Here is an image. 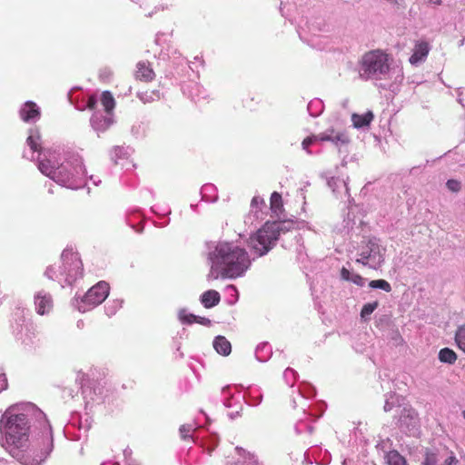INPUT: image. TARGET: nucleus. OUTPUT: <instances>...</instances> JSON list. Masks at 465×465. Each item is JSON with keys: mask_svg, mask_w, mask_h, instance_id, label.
Segmentation results:
<instances>
[{"mask_svg": "<svg viewBox=\"0 0 465 465\" xmlns=\"http://www.w3.org/2000/svg\"><path fill=\"white\" fill-rule=\"evenodd\" d=\"M458 460L454 456H450L444 460V465H457Z\"/></svg>", "mask_w": 465, "mask_h": 465, "instance_id": "obj_35", "label": "nucleus"}, {"mask_svg": "<svg viewBox=\"0 0 465 465\" xmlns=\"http://www.w3.org/2000/svg\"><path fill=\"white\" fill-rule=\"evenodd\" d=\"M184 310H181L179 312V319L183 322V323H188V324H191L193 323V322H199L200 324H203V325H205V326H209L211 324V321L207 318H204V317H199V316H196L194 314H188V315H185L184 314Z\"/></svg>", "mask_w": 465, "mask_h": 465, "instance_id": "obj_16", "label": "nucleus"}, {"mask_svg": "<svg viewBox=\"0 0 465 465\" xmlns=\"http://www.w3.org/2000/svg\"><path fill=\"white\" fill-rule=\"evenodd\" d=\"M356 262L361 263L363 265H368L369 267H370V263H371V262L368 258H363L361 256V258L356 260Z\"/></svg>", "mask_w": 465, "mask_h": 465, "instance_id": "obj_37", "label": "nucleus"}, {"mask_svg": "<svg viewBox=\"0 0 465 465\" xmlns=\"http://www.w3.org/2000/svg\"><path fill=\"white\" fill-rule=\"evenodd\" d=\"M462 416L465 419V411H462Z\"/></svg>", "mask_w": 465, "mask_h": 465, "instance_id": "obj_45", "label": "nucleus"}, {"mask_svg": "<svg viewBox=\"0 0 465 465\" xmlns=\"http://www.w3.org/2000/svg\"><path fill=\"white\" fill-rule=\"evenodd\" d=\"M429 54V45L426 42L417 44L414 48L412 55L410 57V63L411 64H417L423 61Z\"/></svg>", "mask_w": 465, "mask_h": 465, "instance_id": "obj_12", "label": "nucleus"}, {"mask_svg": "<svg viewBox=\"0 0 465 465\" xmlns=\"http://www.w3.org/2000/svg\"><path fill=\"white\" fill-rule=\"evenodd\" d=\"M439 459L435 452L426 450L425 459L422 465H438Z\"/></svg>", "mask_w": 465, "mask_h": 465, "instance_id": "obj_27", "label": "nucleus"}, {"mask_svg": "<svg viewBox=\"0 0 465 465\" xmlns=\"http://www.w3.org/2000/svg\"><path fill=\"white\" fill-rule=\"evenodd\" d=\"M383 409H384V411H386V412L390 411L392 409V404L389 401L388 399L385 401Z\"/></svg>", "mask_w": 465, "mask_h": 465, "instance_id": "obj_39", "label": "nucleus"}, {"mask_svg": "<svg viewBox=\"0 0 465 465\" xmlns=\"http://www.w3.org/2000/svg\"><path fill=\"white\" fill-rule=\"evenodd\" d=\"M360 256L368 258L371 263L370 268L378 269L384 262V253L375 240H369L367 246L360 253Z\"/></svg>", "mask_w": 465, "mask_h": 465, "instance_id": "obj_6", "label": "nucleus"}, {"mask_svg": "<svg viewBox=\"0 0 465 465\" xmlns=\"http://www.w3.org/2000/svg\"><path fill=\"white\" fill-rule=\"evenodd\" d=\"M351 275H352V273H351V272L348 269L343 267L341 270V278L342 280H344V281H351Z\"/></svg>", "mask_w": 465, "mask_h": 465, "instance_id": "obj_32", "label": "nucleus"}, {"mask_svg": "<svg viewBox=\"0 0 465 465\" xmlns=\"http://www.w3.org/2000/svg\"><path fill=\"white\" fill-rule=\"evenodd\" d=\"M101 102L106 113H111V111L114 108L115 102L112 95V94L108 91H105L102 94Z\"/></svg>", "mask_w": 465, "mask_h": 465, "instance_id": "obj_21", "label": "nucleus"}, {"mask_svg": "<svg viewBox=\"0 0 465 465\" xmlns=\"http://www.w3.org/2000/svg\"><path fill=\"white\" fill-rule=\"evenodd\" d=\"M369 286L373 289H381L386 292H390L391 291V284L385 280H373L371 281Z\"/></svg>", "mask_w": 465, "mask_h": 465, "instance_id": "obj_23", "label": "nucleus"}, {"mask_svg": "<svg viewBox=\"0 0 465 465\" xmlns=\"http://www.w3.org/2000/svg\"><path fill=\"white\" fill-rule=\"evenodd\" d=\"M400 427L411 431L416 429L418 425V415L411 408H404L401 411L399 419Z\"/></svg>", "mask_w": 465, "mask_h": 465, "instance_id": "obj_8", "label": "nucleus"}, {"mask_svg": "<svg viewBox=\"0 0 465 465\" xmlns=\"http://www.w3.org/2000/svg\"><path fill=\"white\" fill-rule=\"evenodd\" d=\"M455 340L459 348L465 353V326H461L456 331Z\"/></svg>", "mask_w": 465, "mask_h": 465, "instance_id": "obj_25", "label": "nucleus"}, {"mask_svg": "<svg viewBox=\"0 0 465 465\" xmlns=\"http://www.w3.org/2000/svg\"><path fill=\"white\" fill-rule=\"evenodd\" d=\"M29 424L25 414H6L5 441L3 447L19 460L31 465H39L53 448L50 424L45 421L40 439L29 440Z\"/></svg>", "mask_w": 465, "mask_h": 465, "instance_id": "obj_1", "label": "nucleus"}, {"mask_svg": "<svg viewBox=\"0 0 465 465\" xmlns=\"http://www.w3.org/2000/svg\"><path fill=\"white\" fill-rule=\"evenodd\" d=\"M87 296V292H85L82 297L75 298V306L77 307L78 311L81 312H85L87 307H86V301L85 298Z\"/></svg>", "mask_w": 465, "mask_h": 465, "instance_id": "obj_28", "label": "nucleus"}, {"mask_svg": "<svg viewBox=\"0 0 465 465\" xmlns=\"http://www.w3.org/2000/svg\"><path fill=\"white\" fill-rule=\"evenodd\" d=\"M292 226V221L266 222L256 234L250 238V246L259 256L264 255L276 244L280 234L290 231Z\"/></svg>", "mask_w": 465, "mask_h": 465, "instance_id": "obj_3", "label": "nucleus"}, {"mask_svg": "<svg viewBox=\"0 0 465 465\" xmlns=\"http://www.w3.org/2000/svg\"><path fill=\"white\" fill-rule=\"evenodd\" d=\"M282 206V196L280 193L274 192L271 196V208L276 213Z\"/></svg>", "mask_w": 465, "mask_h": 465, "instance_id": "obj_26", "label": "nucleus"}, {"mask_svg": "<svg viewBox=\"0 0 465 465\" xmlns=\"http://www.w3.org/2000/svg\"><path fill=\"white\" fill-rule=\"evenodd\" d=\"M372 119L373 114L371 112H368L363 115L353 114L351 116L353 125L356 128H361L369 125Z\"/></svg>", "mask_w": 465, "mask_h": 465, "instance_id": "obj_17", "label": "nucleus"}, {"mask_svg": "<svg viewBox=\"0 0 465 465\" xmlns=\"http://www.w3.org/2000/svg\"><path fill=\"white\" fill-rule=\"evenodd\" d=\"M40 112L36 104L33 102H27L25 107L20 111V116L23 121L29 122L38 118Z\"/></svg>", "mask_w": 465, "mask_h": 465, "instance_id": "obj_13", "label": "nucleus"}, {"mask_svg": "<svg viewBox=\"0 0 465 465\" xmlns=\"http://www.w3.org/2000/svg\"><path fill=\"white\" fill-rule=\"evenodd\" d=\"M141 99L144 102V103H147V102H151L153 100V98L150 97H143V96H141Z\"/></svg>", "mask_w": 465, "mask_h": 465, "instance_id": "obj_41", "label": "nucleus"}, {"mask_svg": "<svg viewBox=\"0 0 465 465\" xmlns=\"http://www.w3.org/2000/svg\"><path fill=\"white\" fill-rule=\"evenodd\" d=\"M318 138L322 141H330L336 144L339 142L343 144H346L349 143V137L345 134H343L341 132L335 133V131L333 129L328 130L325 133L321 134L319 136H317V139Z\"/></svg>", "mask_w": 465, "mask_h": 465, "instance_id": "obj_11", "label": "nucleus"}, {"mask_svg": "<svg viewBox=\"0 0 465 465\" xmlns=\"http://www.w3.org/2000/svg\"><path fill=\"white\" fill-rule=\"evenodd\" d=\"M62 259L63 261L71 260L73 261L76 265L80 262L77 257L76 253H74L72 252L64 251L62 253Z\"/></svg>", "mask_w": 465, "mask_h": 465, "instance_id": "obj_30", "label": "nucleus"}, {"mask_svg": "<svg viewBox=\"0 0 465 465\" xmlns=\"http://www.w3.org/2000/svg\"><path fill=\"white\" fill-rule=\"evenodd\" d=\"M351 282H352L353 283H355L356 285L358 286H363L364 283H365V279L362 278L361 275L359 274H352L351 275Z\"/></svg>", "mask_w": 465, "mask_h": 465, "instance_id": "obj_31", "label": "nucleus"}, {"mask_svg": "<svg viewBox=\"0 0 465 465\" xmlns=\"http://www.w3.org/2000/svg\"><path fill=\"white\" fill-rule=\"evenodd\" d=\"M122 150H123V149H122V148H119V147H117V148H115V149H114V151H115V153H118V152H122Z\"/></svg>", "mask_w": 465, "mask_h": 465, "instance_id": "obj_43", "label": "nucleus"}, {"mask_svg": "<svg viewBox=\"0 0 465 465\" xmlns=\"http://www.w3.org/2000/svg\"><path fill=\"white\" fill-rule=\"evenodd\" d=\"M379 303L378 302H373L370 303H366L361 312V317L363 320H367V318L373 312V311L378 307Z\"/></svg>", "mask_w": 465, "mask_h": 465, "instance_id": "obj_24", "label": "nucleus"}, {"mask_svg": "<svg viewBox=\"0 0 465 465\" xmlns=\"http://www.w3.org/2000/svg\"><path fill=\"white\" fill-rule=\"evenodd\" d=\"M26 143L33 152H40L42 150L40 135L38 134L29 135L26 139Z\"/></svg>", "mask_w": 465, "mask_h": 465, "instance_id": "obj_22", "label": "nucleus"}, {"mask_svg": "<svg viewBox=\"0 0 465 465\" xmlns=\"http://www.w3.org/2000/svg\"><path fill=\"white\" fill-rule=\"evenodd\" d=\"M201 302L205 308H211L219 303L220 294L213 290L207 291L202 295Z\"/></svg>", "mask_w": 465, "mask_h": 465, "instance_id": "obj_14", "label": "nucleus"}, {"mask_svg": "<svg viewBox=\"0 0 465 465\" xmlns=\"http://www.w3.org/2000/svg\"><path fill=\"white\" fill-rule=\"evenodd\" d=\"M258 203V198L254 197L252 201V204H256Z\"/></svg>", "mask_w": 465, "mask_h": 465, "instance_id": "obj_42", "label": "nucleus"}, {"mask_svg": "<svg viewBox=\"0 0 465 465\" xmlns=\"http://www.w3.org/2000/svg\"><path fill=\"white\" fill-rule=\"evenodd\" d=\"M112 124V119L107 116H94L92 120V124L94 129L97 131H104L107 129Z\"/></svg>", "mask_w": 465, "mask_h": 465, "instance_id": "obj_18", "label": "nucleus"}, {"mask_svg": "<svg viewBox=\"0 0 465 465\" xmlns=\"http://www.w3.org/2000/svg\"><path fill=\"white\" fill-rule=\"evenodd\" d=\"M389 465H407V461L397 450H391L386 455Z\"/></svg>", "mask_w": 465, "mask_h": 465, "instance_id": "obj_20", "label": "nucleus"}, {"mask_svg": "<svg viewBox=\"0 0 465 465\" xmlns=\"http://www.w3.org/2000/svg\"><path fill=\"white\" fill-rule=\"evenodd\" d=\"M7 387V381L5 375H0V391Z\"/></svg>", "mask_w": 465, "mask_h": 465, "instance_id": "obj_36", "label": "nucleus"}, {"mask_svg": "<svg viewBox=\"0 0 465 465\" xmlns=\"http://www.w3.org/2000/svg\"><path fill=\"white\" fill-rule=\"evenodd\" d=\"M317 139V136L307 137L303 140L302 145L304 150H307L308 147Z\"/></svg>", "mask_w": 465, "mask_h": 465, "instance_id": "obj_33", "label": "nucleus"}, {"mask_svg": "<svg viewBox=\"0 0 465 465\" xmlns=\"http://www.w3.org/2000/svg\"><path fill=\"white\" fill-rule=\"evenodd\" d=\"M439 360L444 363L453 364L457 360V355L454 351L444 348L439 352Z\"/></svg>", "mask_w": 465, "mask_h": 465, "instance_id": "obj_19", "label": "nucleus"}, {"mask_svg": "<svg viewBox=\"0 0 465 465\" xmlns=\"http://www.w3.org/2000/svg\"><path fill=\"white\" fill-rule=\"evenodd\" d=\"M135 77L143 82H151L154 79L155 74L147 62H139L136 65Z\"/></svg>", "mask_w": 465, "mask_h": 465, "instance_id": "obj_9", "label": "nucleus"}, {"mask_svg": "<svg viewBox=\"0 0 465 465\" xmlns=\"http://www.w3.org/2000/svg\"><path fill=\"white\" fill-rule=\"evenodd\" d=\"M209 260L212 262L209 276L217 279L223 277H238L250 266L247 252L230 243H219L213 252H209Z\"/></svg>", "mask_w": 465, "mask_h": 465, "instance_id": "obj_2", "label": "nucleus"}, {"mask_svg": "<svg viewBox=\"0 0 465 465\" xmlns=\"http://www.w3.org/2000/svg\"><path fill=\"white\" fill-rule=\"evenodd\" d=\"M446 186L450 191H451L453 193L460 192V190L461 188L460 183L458 180H454V179L448 180L446 183Z\"/></svg>", "mask_w": 465, "mask_h": 465, "instance_id": "obj_29", "label": "nucleus"}, {"mask_svg": "<svg viewBox=\"0 0 465 465\" xmlns=\"http://www.w3.org/2000/svg\"><path fill=\"white\" fill-rule=\"evenodd\" d=\"M38 169L43 174L50 177L51 179L64 183L69 188L77 189L84 187L86 184V178L82 165L80 166V173L77 170H74V173H69L64 178L59 177V175L62 174V170L64 168L57 167L56 163L52 162L49 159H40L38 163Z\"/></svg>", "mask_w": 465, "mask_h": 465, "instance_id": "obj_5", "label": "nucleus"}, {"mask_svg": "<svg viewBox=\"0 0 465 465\" xmlns=\"http://www.w3.org/2000/svg\"><path fill=\"white\" fill-rule=\"evenodd\" d=\"M192 430L191 425H182L180 428V432L182 434V437L183 439L187 438V433Z\"/></svg>", "mask_w": 465, "mask_h": 465, "instance_id": "obj_34", "label": "nucleus"}, {"mask_svg": "<svg viewBox=\"0 0 465 465\" xmlns=\"http://www.w3.org/2000/svg\"><path fill=\"white\" fill-rule=\"evenodd\" d=\"M94 104H95V100L93 97L89 96V102H88L89 110L94 107Z\"/></svg>", "mask_w": 465, "mask_h": 465, "instance_id": "obj_40", "label": "nucleus"}, {"mask_svg": "<svg viewBox=\"0 0 465 465\" xmlns=\"http://www.w3.org/2000/svg\"><path fill=\"white\" fill-rule=\"evenodd\" d=\"M109 284L105 282H99L89 288V305L96 306L102 303L109 294Z\"/></svg>", "mask_w": 465, "mask_h": 465, "instance_id": "obj_7", "label": "nucleus"}, {"mask_svg": "<svg viewBox=\"0 0 465 465\" xmlns=\"http://www.w3.org/2000/svg\"><path fill=\"white\" fill-rule=\"evenodd\" d=\"M213 347L222 355L227 356L231 353V343L223 336H217L215 338Z\"/></svg>", "mask_w": 465, "mask_h": 465, "instance_id": "obj_15", "label": "nucleus"}, {"mask_svg": "<svg viewBox=\"0 0 465 465\" xmlns=\"http://www.w3.org/2000/svg\"><path fill=\"white\" fill-rule=\"evenodd\" d=\"M36 311L40 315H44L50 312L53 307L52 298L49 294H42L39 292L35 296Z\"/></svg>", "mask_w": 465, "mask_h": 465, "instance_id": "obj_10", "label": "nucleus"}, {"mask_svg": "<svg viewBox=\"0 0 465 465\" xmlns=\"http://www.w3.org/2000/svg\"><path fill=\"white\" fill-rule=\"evenodd\" d=\"M153 94H155L157 96V98H160L159 92L153 93Z\"/></svg>", "mask_w": 465, "mask_h": 465, "instance_id": "obj_44", "label": "nucleus"}, {"mask_svg": "<svg viewBox=\"0 0 465 465\" xmlns=\"http://www.w3.org/2000/svg\"><path fill=\"white\" fill-rule=\"evenodd\" d=\"M426 4L432 5H440L442 1L441 0H422Z\"/></svg>", "mask_w": 465, "mask_h": 465, "instance_id": "obj_38", "label": "nucleus"}, {"mask_svg": "<svg viewBox=\"0 0 465 465\" xmlns=\"http://www.w3.org/2000/svg\"><path fill=\"white\" fill-rule=\"evenodd\" d=\"M389 72V56L381 50L365 53L359 62V74L362 79H381Z\"/></svg>", "mask_w": 465, "mask_h": 465, "instance_id": "obj_4", "label": "nucleus"}]
</instances>
